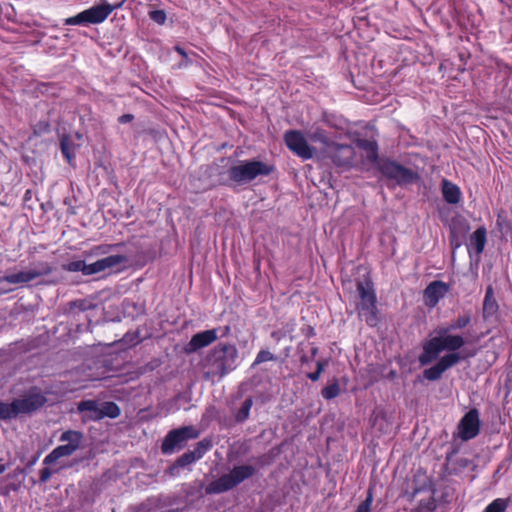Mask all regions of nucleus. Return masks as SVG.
<instances>
[{"mask_svg": "<svg viewBox=\"0 0 512 512\" xmlns=\"http://www.w3.org/2000/svg\"><path fill=\"white\" fill-rule=\"evenodd\" d=\"M447 328L438 327L435 329V336L424 343L423 352L419 356V362L425 366L434 361L444 351H455L461 349L466 341L461 335H453Z\"/></svg>", "mask_w": 512, "mask_h": 512, "instance_id": "nucleus-1", "label": "nucleus"}, {"mask_svg": "<svg viewBox=\"0 0 512 512\" xmlns=\"http://www.w3.org/2000/svg\"><path fill=\"white\" fill-rule=\"evenodd\" d=\"M238 351L232 344L220 343L215 346L206 359L205 379L222 378L237 367Z\"/></svg>", "mask_w": 512, "mask_h": 512, "instance_id": "nucleus-2", "label": "nucleus"}, {"mask_svg": "<svg viewBox=\"0 0 512 512\" xmlns=\"http://www.w3.org/2000/svg\"><path fill=\"white\" fill-rule=\"evenodd\" d=\"M256 472V467L251 464L235 465L229 473L223 474L218 479L210 482L205 492L208 495L227 492L253 477Z\"/></svg>", "mask_w": 512, "mask_h": 512, "instance_id": "nucleus-3", "label": "nucleus"}, {"mask_svg": "<svg viewBox=\"0 0 512 512\" xmlns=\"http://www.w3.org/2000/svg\"><path fill=\"white\" fill-rule=\"evenodd\" d=\"M273 166L259 160H242L232 165L227 173L231 181L238 185H245L259 176H268Z\"/></svg>", "mask_w": 512, "mask_h": 512, "instance_id": "nucleus-4", "label": "nucleus"}, {"mask_svg": "<svg viewBox=\"0 0 512 512\" xmlns=\"http://www.w3.org/2000/svg\"><path fill=\"white\" fill-rule=\"evenodd\" d=\"M46 398L41 393H29L11 403L0 402V420H11L21 414H28L42 407Z\"/></svg>", "mask_w": 512, "mask_h": 512, "instance_id": "nucleus-5", "label": "nucleus"}, {"mask_svg": "<svg viewBox=\"0 0 512 512\" xmlns=\"http://www.w3.org/2000/svg\"><path fill=\"white\" fill-rule=\"evenodd\" d=\"M357 292L360 299L357 305L359 316L363 318L369 326H376L378 323V310L376 305V294L374 292L372 282L369 279L358 281Z\"/></svg>", "mask_w": 512, "mask_h": 512, "instance_id": "nucleus-6", "label": "nucleus"}, {"mask_svg": "<svg viewBox=\"0 0 512 512\" xmlns=\"http://www.w3.org/2000/svg\"><path fill=\"white\" fill-rule=\"evenodd\" d=\"M122 3L109 4L102 0L99 4L86 9L79 14L65 19L66 25L99 24L104 22L113 10L121 7Z\"/></svg>", "mask_w": 512, "mask_h": 512, "instance_id": "nucleus-7", "label": "nucleus"}, {"mask_svg": "<svg viewBox=\"0 0 512 512\" xmlns=\"http://www.w3.org/2000/svg\"><path fill=\"white\" fill-rule=\"evenodd\" d=\"M59 441L64 443L54 448L43 460L44 465H51L62 457H69L74 454L82 445L83 433L76 430L64 431Z\"/></svg>", "mask_w": 512, "mask_h": 512, "instance_id": "nucleus-8", "label": "nucleus"}, {"mask_svg": "<svg viewBox=\"0 0 512 512\" xmlns=\"http://www.w3.org/2000/svg\"><path fill=\"white\" fill-rule=\"evenodd\" d=\"M198 437L197 430L192 426H185L170 431L164 438L161 449L164 454H171L182 449L188 440Z\"/></svg>", "mask_w": 512, "mask_h": 512, "instance_id": "nucleus-9", "label": "nucleus"}, {"mask_svg": "<svg viewBox=\"0 0 512 512\" xmlns=\"http://www.w3.org/2000/svg\"><path fill=\"white\" fill-rule=\"evenodd\" d=\"M52 272V267L47 262H39L26 270L14 272L5 275L1 281L10 284H26L41 276L48 275Z\"/></svg>", "mask_w": 512, "mask_h": 512, "instance_id": "nucleus-10", "label": "nucleus"}, {"mask_svg": "<svg viewBox=\"0 0 512 512\" xmlns=\"http://www.w3.org/2000/svg\"><path fill=\"white\" fill-rule=\"evenodd\" d=\"M378 168L383 176L395 181L399 185L412 183L416 178V174L412 170L394 161H380Z\"/></svg>", "mask_w": 512, "mask_h": 512, "instance_id": "nucleus-11", "label": "nucleus"}, {"mask_svg": "<svg viewBox=\"0 0 512 512\" xmlns=\"http://www.w3.org/2000/svg\"><path fill=\"white\" fill-rule=\"evenodd\" d=\"M287 147L297 156L307 160L314 156V149L300 131L290 130L284 135Z\"/></svg>", "mask_w": 512, "mask_h": 512, "instance_id": "nucleus-12", "label": "nucleus"}, {"mask_svg": "<svg viewBox=\"0 0 512 512\" xmlns=\"http://www.w3.org/2000/svg\"><path fill=\"white\" fill-rule=\"evenodd\" d=\"M480 431V419L477 409L469 410L458 424V436L462 441L475 438Z\"/></svg>", "mask_w": 512, "mask_h": 512, "instance_id": "nucleus-13", "label": "nucleus"}, {"mask_svg": "<svg viewBox=\"0 0 512 512\" xmlns=\"http://www.w3.org/2000/svg\"><path fill=\"white\" fill-rule=\"evenodd\" d=\"M327 152L330 154L333 162L338 166L359 164V159L356 157L357 152L355 148L350 145L333 143Z\"/></svg>", "mask_w": 512, "mask_h": 512, "instance_id": "nucleus-14", "label": "nucleus"}, {"mask_svg": "<svg viewBox=\"0 0 512 512\" xmlns=\"http://www.w3.org/2000/svg\"><path fill=\"white\" fill-rule=\"evenodd\" d=\"M461 360L458 353H448L441 357L438 362L424 371V377L429 381L441 378L442 374Z\"/></svg>", "mask_w": 512, "mask_h": 512, "instance_id": "nucleus-15", "label": "nucleus"}, {"mask_svg": "<svg viewBox=\"0 0 512 512\" xmlns=\"http://www.w3.org/2000/svg\"><path fill=\"white\" fill-rule=\"evenodd\" d=\"M355 147L358 150L357 153H360L361 160H359V164L363 165H378V146L375 141L367 140V139H358L355 142Z\"/></svg>", "mask_w": 512, "mask_h": 512, "instance_id": "nucleus-16", "label": "nucleus"}, {"mask_svg": "<svg viewBox=\"0 0 512 512\" xmlns=\"http://www.w3.org/2000/svg\"><path fill=\"white\" fill-rule=\"evenodd\" d=\"M218 338L217 329H210L198 332L192 336L185 347L187 353L196 352L199 349L209 346Z\"/></svg>", "mask_w": 512, "mask_h": 512, "instance_id": "nucleus-17", "label": "nucleus"}, {"mask_svg": "<svg viewBox=\"0 0 512 512\" xmlns=\"http://www.w3.org/2000/svg\"><path fill=\"white\" fill-rule=\"evenodd\" d=\"M128 262V257L123 254H112L102 259L91 263L92 275L98 274L107 270L118 268Z\"/></svg>", "mask_w": 512, "mask_h": 512, "instance_id": "nucleus-18", "label": "nucleus"}, {"mask_svg": "<svg viewBox=\"0 0 512 512\" xmlns=\"http://www.w3.org/2000/svg\"><path fill=\"white\" fill-rule=\"evenodd\" d=\"M448 291L449 286L446 283L442 281L431 282L424 291L426 305L429 307L436 306Z\"/></svg>", "mask_w": 512, "mask_h": 512, "instance_id": "nucleus-19", "label": "nucleus"}, {"mask_svg": "<svg viewBox=\"0 0 512 512\" xmlns=\"http://www.w3.org/2000/svg\"><path fill=\"white\" fill-rule=\"evenodd\" d=\"M442 194L445 201L450 204L458 203L461 196L459 187L445 179L442 181Z\"/></svg>", "mask_w": 512, "mask_h": 512, "instance_id": "nucleus-20", "label": "nucleus"}, {"mask_svg": "<svg viewBox=\"0 0 512 512\" xmlns=\"http://www.w3.org/2000/svg\"><path fill=\"white\" fill-rule=\"evenodd\" d=\"M486 243V229L478 228L470 237L469 249L474 250L476 254H481Z\"/></svg>", "mask_w": 512, "mask_h": 512, "instance_id": "nucleus-21", "label": "nucleus"}, {"mask_svg": "<svg viewBox=\"0 0 512 512\" xmlns=\"http://www.w3.org/2000/svg\"><path fill=\"white\" fill-rule=\"evenodd\" d=\"M80 412H89V417L93 420H100L95 415L100 413L101 405L95 400H84L78 403L77 407Z\"/></svg>", "mask_w": 512, "mask_h": 512, "instance_id": "nucleus-22", "label": "nucleus"}, {"mask_svg": "<svg viewBox=\"0 0 512 512\" xmlns=\"http://www.w3.org/2000/svg\"><path fill=\"white\" fill-rule=\"evenodd\" d=\"M62 268L69 272H82L83 275L90 276L92 275V266L91 264H86L83 260H76L64 264Z\"/></svg>", "mask_w": 512, "mask_h": 512, "instance_id": "nucleus-23", "label": "nucleus"}, {"mask_svg": "<svg viewBox=\"0 0 512 512\" xmlns=\"http://www.w3.org/2000/svg\"><path fill=\"white\" fill-rule=\"evenodd\" d=\"M122 244H101L92 247L88 252H85V255L87 257H97V256H103L107 255L109 253L114 252L118 247H120Z\"/></svg>", "mask_w": 512, "mask_h": 512, "instance_id": "nucleus-24", "label": "nucleus"}, {"mask_svg": "<svg viewBox=\"0 0 512 512\" xmlns=\"http://www.w3.org/2000/svg\"><path fill=\"white\" fill-rule=\"evenodd\" d=\"M120 415V409L117 404L114 402H104L101 404V410L99 414H96V418H104V417H110V418H116Z\"/></svg>", "mask_w": 512, "mask_h": 512, "instance_id": "nucleus-25", "label": "nucleus"}, {"mask_svg": "<svg viewBox=\"0 0 512 512\" xmlns=\"http://www.w3.org/2000/svg\"><path fill=\"white\" fill-rule=\"evenodd\" d=\"M510 500L508 498H496L483 512H507Z\"/></svg>", "mask_w": 512, "mask_h": 512, "instance_id": "nucleus-26", "label": "nucleus"}, {"mask_svg": "<svg viewBox=\"0 0 512 512\" xmlns=\"http://www.w3.org/2000/svg\"><path fill=\"white\" fill-rule=\"evenodd\" d=\"M471 322V317L469 314H463L457 317L454 321L447 325H442L441 327L447 328L449 331H454L458 329L465 328Z\"/></svg>", "mask_w": 512, "mask_h": 512, "instance_id": "nucleus-27", "label": "nucleus"}, {"mask_svg": "<svg viewBox=\"0 0 512 512\" xmlns=\"http://www.w3.org/2000/svg\"><path fill=\"white\" fill-rule=\"evenodd\" d=\"M252 405L253 400L251 397L247 398L243 402L242 406L235 415V418L238 422H244L245 420L248 419Z\"/></svg>", "mask_w": 512, "mask_h": 512, "instance_id": "nucleus-28", "label": "nucleus"}, {"mask_svg": "<svg viewBox=\"0 0 512 512\" xmlns=\"http://www.w3.org/2000/svg\"><path fill=\"white\" fill-rule=\"evenodd\" d=\"M309 138H310L311 141L320 142L323 145H325L327 147V151L329 150V148L333 144V142H331L328 139V137L326 136L325 132L323 130H321V129H316L315 131L311 132L309 134Z\"/></svg>", "mask_w": 512, "mask_h": 512, "instance_id": "nucleus-29", "label": "nucleus"}, {"mask_svg": "<svg viewBox=\"0 0 512 512\" xmlns=\"http://www.w3.org/2000/svg\"><path fill=\"white\" fill-rule=\"evenodd\" d=\"M340 388L337 380H334L331 384L327 385L322 389L323 398L330 400L339 395Z\"/></svg>", "mask_w": 512, "mask_h": 512, "instance_id": "nucleus-30", "label": "nucleus"}, {"mask_svg": "<svg viewBox=\"0 0 512 512\" xmlns=\"http://www.w3.org/2000/svg\"><path fill=\"white\" fill-rule=\"evenodd\" d=\"M198 459L195 457V455L193 454L192 451H188L186 453H184L183 455H181L176 463H175V466L176 467H186L192 463H194L195 461H197Z\"/></svg>", "mask_w": 512, "mask_h": 512, "instance_id": "nucleus-31", "label": "nucleus"}, {"mask_svg": "<svg viewBox=\"0 0 512 512\" xmlns=\"http://www.w3.org/2000/svg\"><path fill=\"white\" fill-rule=\"evenodd\" d=\"M491 296H492V289H491V287H489L486 291L484 304H483V309H484L485 313L492 314V313H494V311L496 309V303L494 300H492Z\"/></svg>", "mask_w": 512, "mask_h": 512, "instance_id": "nucleus-32", "label": "nucleus"}, {"mask_svg": "<svg viewBox=\"0 0 512 512\" xmlns=\"http://www.w3.org/2000/svg\"><path fill=\"white\" fill-rule=\"evenodd\" d=\"M211 448L209 441H200L197 443L195 449L192 451L195 457L199 460Z\"/></svg>", "mask_w": 512, "mask_h": 512, "instance_id": "nucleus-33", "label": "nucleus"}, {"mask_svg": "<svg viewBox=\"0 0 512 512\" xmlns=\"http://www.w3.org/2000/svg\"><path fill=\"white\" fill-rule=\"evenodd\" d=\"M177 499L175 496L167 495V496H159L156 499V508H163L167 506H172L176 503Z\"/></svg>", "mask_w": 512, "mask_h": 512, "instance_id": "nucleus-34", "label": "nucleus"}, {"mask_svg": "<svg viewBox=\"0 0 512 512\" xmlns=\"http://www.w3.org/2000/svg\"><path fill=\"white\" fill-rule=\"evenodd\" d=\"M272 360H274V355L270 351L261 350L256 355L253 366L259 365V364L267 362V361H272Z\"/></svg>", "mask_w": 512, "mask_h": 512, "instance_id": "nucleus-35", "label": "nucleus"}, {"mask_svg": "<svg viewBox=\"0 0 512 512\" xmlns=\"http://www.w3.org/2000/svg\"><path fill=\"white\" fill-rule=\"evenodd\" d=\"M61 152L63 156L70 162L73 158L72 148L66 137H63L60 142Z\"/></svg>", "mask_w": 512, "mask_h": 512, "instance_id": "nucleus-36", "label": "nucleus"}, {"mask_svg": "<svg viewBox=\"0 0 512 512\" xmlns=\"http://www.w3.org/2000/svg\"><path fill=\"white\" fill-rule=\"evenodd\" d=\"M372 502L373 494L372 491L369 489L366 499L358 505L356 512H370Z\"/></svg>", "mask_w": 512, "mask_h": 512, "instance_id": "nucleus-37", "label": "nucleus"}, {"mask_svg": "<svg viewBox=\"0 0 512 512\" xmlns=\"http://www.w3.org/2000/svg\"><path fill=\"white\" fill-rule=\"evenodd\" d=\"M149 16L158 24H164L166 21V13L163 10H153L149 13Z\"/></svg>", "mask_w": 512, "mask_h": 512, "instance_id": "nucleus-38", "label": "nucleus"}, {"mask_svg": "<svg viewBox=\"0 0 512 512\" xmlns=\"http://www.w3.org/2000/svg\"><path fill=\"white\" fill-rule=\"evenodd\" d=\"M52 476V471L49 468H43L40 471V481L47 482Z\"/></svg>", "mask_w": 512, "mask_h": 512, "instance_id": "nucleus-39", "label": "nucleus"}, {"mask_svg": "<svg viewBox=\"0 0 512 512\" xmlns=\"http://www.w3.org/2000/svg\"><path fill=\"white\" fill-rule=\"evenodd\" d=\"M134 119L132 114H124L118 118V121L122 124L131 122Z\"/></svg>", "mask_w": 512, "mask_h": 512, "instance_id": "nucleus-40", "label": "nucleus"}, {"mask_svg": "<svg viewBox=\"0 0 512 512\" xmlns=\"http://www.w3.org/2000/svg\"><path fill=\"white\" fill-rule=\"evenodd\" d=\"M320 375L319 374V371H315L313 373H309L308 374V378L311 380V381H317L319 378H320Z\"/></svg>", "mask_w": 512, "mask_h": 512, "instance_id": "nucleus-41", "label": "nucleus"}, {"mask_svg": "<svg viewBox=\"0 0 512 512\" xmlns=\"http://www.w3.org/2000/svg\"><path fill=\"white\" fill-rule=\"evenodd\" d=\"M32 199V191L27 190L24 194L23 200L25 203L29 202Z\"/></svg>", "mask_w": 512, "mask_h": 512, "instance_id": "nucleus-42", "label": "nucleus"}, {"mask_svg": "<svg viewBox=\"0 0 512 512\" xmlns=\"http://www.w3.org/2000/svg\"><path fill=\"white\" fill-rule=\"evenodd\" d=\"M324 370V364L321 361H318L316 363V371H319V374H321Z\"/></svg>", "mask_w": 512, "mask_h": 512, "instance_id": "nucleus-43", "label": "nucleus"}, {"mask_svg": "<svg viewBox=\"0 0 512 512\" xmlns=\"http://www.w3.org/2000/svg\"><path fill=\"white\" fill-rule=\"evenodd\" d=\"M175 51L178 52L181 56H183L184 58L187 57V54L186 52L184 51L183 48L179 47V46H176L175 47Z\"/></svg>", "mask_w": 512, "mask_h": 512, "instance_id": "nucleus-44", "label": "nucleus"}, {"mask_svg": "<svg viewBox=\"0 0 512 512\" xmlns=\"http://www.w3.org/2000/svg\"><path fill=\"white\" fill-rule=\"evenodd\" d=\"M7 469V466L4 464H0V474L4 473Z\"/></svg>", "mask_w": 512, "mask_h": 512, "instance_id": "nucleus-45", "label": "nucleus"}, {"mask_svg": "<svg viewBox=\"0 0 512 512\" xmlns=\"http://www.w3.org/2000/svg\"><path fill=\"white\" fill-rule=\"evenodd\" d=\"M379 420H384V416H379V415H378V416H376V418H375V424H376V423H377V421H379Z\"/></svg>", "mask_w": 512, "mask_h": 512, "instance_id": "nucleus-46", "label": "nucleus"}]
</instances>
